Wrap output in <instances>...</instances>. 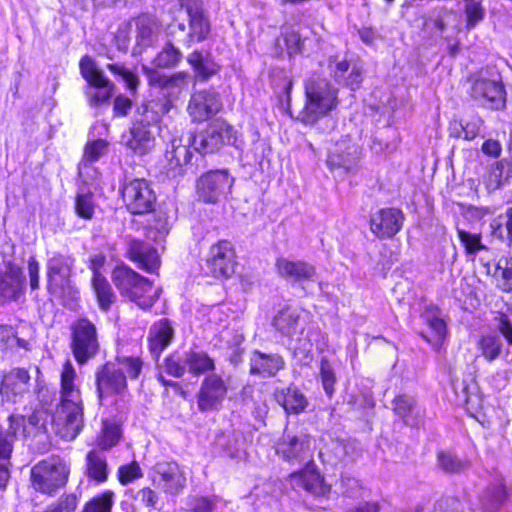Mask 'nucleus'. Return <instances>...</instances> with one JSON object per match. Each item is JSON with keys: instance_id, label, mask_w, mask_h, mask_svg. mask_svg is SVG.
<instances>
[{"instance_id": "f257e3e1", "label": "nucleus", "mask_w": 512, "mask_h": 512, "mask_svg": "<svg viewBox=\"0 0 512 512\" xmlns=\"http://www.w3.org/2000/svg\"><path fill=\"white\" fill-rule=\"evenodd\" d=\"M75 378V369L67 360L61 372V402L55 424L59 436L69 441L77 437L84 425L83 401Z\"/></svg>"}, {"instance_id": "f03ea898", "label": "nucleus", "mask_w": 512, "mask_h": 512, "mask_svg": "<svg viewBox=\"0 0 512 512\" xmlns=\"http://www.w3.org/2000/svg\"><path fill=\"white\" fill-rule=\"evenodd\" d=\"M306 104L302 112V122L316 123L320 116L334 110L338 105V90L325 78L312 76L305 82Z\"/></svg>"}, {"instance_id": "7ed1b4c3", "label": "nucleus", "mask_w": 512, "mask_h": 512, "mask_svg": "<svg viewBox=\"0 0 512 512\" xmlns=\"http://www.w3.org/2000/svg\"><path fill=\"white\" fill-rule=\"evenodd\" d=\"M470 97L480 106L492 110L506 107V90L499 73L485 69L470 76Z\"/></svg>"}, {"instance_id": "20e7f679", "label": "nucleus", "mask_w": 512, "mask_h": 512, "mask_svg": "<svg viewBox=\"0 0 512 512\" xmlns=\"http://www.w3.org/2000/svg\"><path fill=\"white\" fill-rule=\"evenodd\" d=\"M69 476L66 463L60 458H48L35 464L30 470L32 487L43 494L53 495L63 487Z\"/></svg>"}, {"instance_id": "39448f33", "label": "nucleus", "mask_w": 512, "mask_h": 512, "mask_svg": "<svg viewBox=\"0 0 512 512\" xmlns=\"http://www.w3.org/2000/svg\"><path fill=\"white\" fill-rule=\"evenodd\" d=\"M235 128L223 120H215L194 135L189 141L191 146L201 154L213 153L226 145L238 147Z\"/></svg>"}, {"instance_id": "423d86ee", "label": "nucleus", "mask_w": 512, "mask_h": 512, "mask_svg": "<svg viewBox=\"0 0 512 512\" xmlns=\"http://www.w3.org/2000/svg\"><path fill=\"white\" fill-rule=\"evenodd\" d=\"M80 71L89 84L86 91L89 105L91 107L108 105L113 94L114 84L104 75L94 60L87 55L80 60Z\"/></svg>"}, {"instance_id": "0eeeda50", "label": "nucleus", "mask_w": 512, "mask_h": 512, "mask_svg": "<svg viewBox=\"0 0 512 512\" xmlns=\"http://www.w3.org/2000/svg\"><path fill=\"white\" fill-rule=\"evenodd\" d=\"M121 195L129 212L136 215L150 213L156 204V193L151 182L143 178H135L125 182Z\"/></svg>"}, {"instance_id": "6e6552de", "label": "nucleus", "mask_w": 512, "mask_h": 512, "mask_svg": "<svg viewBox=\"0 0 512 512\" xmlns=\"http://www.w3.org/2000/svg\"><path fill=\"white\" fill-rule=\"evenodd\" d=\"M71 350L80 364L93 358L99 350L97 329L86 318L75 321L71 326Z\"/></svg>"}, {"instance_id": "1a4fd4ad", "label": "nucleus", "mask_w": 512, "mask_h": 512, "mask_svg": "<svg viewBox=\"0 0 512 512\" xmlns=\"http://www.w3.org/2000/svg\"><path fill=\"white\" fill-rule=\"evenodd\" d=\"M75 258L70 254L54 252L47 261V278L49 291L55 296H62L72 290L71 276Z\"/></svg>"}, {"instance_id": "9d476101", "label": "nucleus", "mask_w": 512, "mask_h": 512, "mask_svg": "<svg viewBox=\"0 0 512 512\" xmlns=\"http://www.w3.org/2000/svg\"><path fill=\"white\" fill-rule=\"evenodd\" d=\"M234 184L227 169L211 170L197 180L196 192L200 200L205 203L215 204L231 191Z\"/></svg>"}, {"instance_id": "9b49d317", "label": "nucleus", "mask_w": 512, "mask_h": 512, "mask_svg": "<svg viewBox=\"0 0 512 512\" xmlns=\"http://www.w3.org/2000/svg\"><path fill=\"white\" fill-rule=\"evenodd\" d=\"M311 442L308 434L285 431L276 444V453L290 464H307L313 461Z\"/></svg>"}, {"instance_id": "f8f14e48", "label": "nucleus", "mask_w": 512, "mask_h": 512, "mask_svg": "<svg viewBox=\"0 0 512 512\" xmlns=\"http://www.w3.org/2000/svg\"><path fill=\"white\" fill-rule=\"evenodd\" d=\"M151 87L158 89L165 98L164 102H172L180 96L182 91L188 86L189 74L185 71H179L172 74H166L155 68H143Z\"/></svg>"}, {"instance_id": "ddd939ff", "label": "nucleus", "mask_w": 512, "mask_h": 512, "mask_svg": "<svg viewBox=\"0 0 512 512\" xmlns=\"http://www.w3.org/2000/svg\"><path fill=\"white\" fill-rule=\"evenodd\" d=\"M228 393V383L222 376L211 373L201 382L196 394L197 407L201 412L219 410Z\"/></svg>"}, {"instance_id": "4468645a", "label": "nucleus", "mask_w": 512, "mask_h": 512, "mask_svg": "<svg viewBox=\"0 0 512 512\" xmlns=\"http://www.w3.org/2000/svg\"><path fill=\"white\" fill-rule=\"evenodd\" d=\"M152 482L157 489L175 496L186 487V475L177 462L161 461L154 466Z\"/></svg>"}, {"instance_id": "2eb2a0df", "label": "nucleus", "mask_w": 512, "mask_h": 512, "mask_svg": "<svg viewBox=\"0 0 512 512\" xmlns=\"http://www.w3.org/2000/svg\"><path fill=\"white\" fill-rule=\"evenodd\" d=\"M207 273L215 278H229L235 272V252L230 242L213 244L206 257Z\"/></svg>"}, {"instance_id": "dca6fc26", "label": "nucleus", "mask_w": 512, "mask_h": 512, "mask_svg": "<svg viewBox=\"0 0 512 512\" xmlns=\"http://www.w3.org/2000/svg\"><path fill=\"white\" fill-rule=\"evenodd\" d=\"M96 390L100 403L112 395L124 396L127 392V381L124 371L115 364L106 363L97 369Z\"/></svg>"}, {"instance_id": "f3484780", "label": "nucleus", "mask_w": 512, "mask_h": 512, "mask_svg": "<svg viewBox=\"0 0 512 512\" xmlns=\"http://www.w3.org/2000/svg\"><path fill=\"white\" fill-rule=\"evenodd\" d=\"M26 419L21 415L9 417V428L0 427V488H4L10 479V457L13 442L20 427L24 426Z\"/></svg>"}, {"instance_id": "a211bd4d", "label": "nucleus", "mask_w": 512, "mask_h": 512, "mask_svg": "<svg viewBox=\"0 0 512 512\" xmlns=\"http://www.w3.org/2000/svg\"><path fill=\"white\" fill-rule=\"evenodd\" d=\"M24 290L25 276L22 268L12 261L0 264V297L4 301H16Z\"/></svg>"}, {"instance_id": "6ab92c4d", "label": "nucleus", "mask_w": 512, "mask_h": 512, "mask_svg": "<svg viewBox=\"0 0 512 512\" xmlns=\"http://www.w3.org/2000/svg\"><path fill=\"white\" fill-rule=\"evenodd\" d=\"M0 376V394L7 401L17 402L18 398L29 392L31 376L26 368L15 367L2 371Z\"/></svg>"}, {"instance_id": "aec40b11", "label": "nucleus", "mask_w": 512, "mask_h": 512, "mask_svg": "<svg viewBox=\"0 0 512 512\" xmlns=\"http://www.w3.org/2000/svg\"><path fill=\"white\" fill-rule=\"evenodd\" d=\"M404 214L396 208H384L370 218V230L380 239L394 237L402 228Z\"/></svg>"}, {"instance_id": "412c9836", "label": "nucleus", "mask_w": 512, "mask_h": 512, "mask_svg": "<svg viewBox=\"0 0 512 512\" xmlns=\"http://www.w3.org/2000/svg\"><path fill=\"white\" fill-rule=\"evenodd\" d=\"M222 107L219 95L210 90L194 93L188 104V112L194 122H203L217 114Z\"/></svg>"}, {"instance_id": "4be33fe9", "label": "nucleus", "mask_w": 512, "mask_h": 512, "mask_svg": "<svg viewBox=\"0 0 512 512\" xmlns=\"http://www.w3.org/2000/svg\"><path fill=\"white\" fill-rule=\"evenodd\" d=\"M189 17V31L186 32L184 23L172 24L169 26L171 35L176 36L178 32L184 34V38L180 40L183 45L190 48L195 43L203 42L210 33V22L205 13L193 14Z\"/></svg>"}, {"instance_id": "5701e85b", "label": "nucleus", "mask_w": 512, "mask_h": 512, "mask_svg": "<svg viewBox=\"0 0 512 512\" xmlns=\"http://www.w3.org/2000/svg\"><path fill=\"white\" fill-rule=\"evenodd\" d=\"M275 268L280 277L291 283L315 281L317 272L314 265L303 260L277 258Z\"/></svg>"}, {"instance_id": "b1692460", "label": "nucleus", "mask_w": 512, "mask_h": 512, "mask_svg": "<svg viewBox=\"0 0 512 512\" xmlns=\"http://www.w3.org/2000/svg\"><path fill=\"white\" fill-rule=\"evenodd\" d=\"M290 477L293 486L303 488L315 496H324L330 491L313 461H309L305 468L291 473Z\"/></svg>"}, {"instance_id": "393cba45", "label": "nucleus", "mask_w": 512, "mask_h": 512, "mask_svg": "<svg viewBox=\"0 0 512 512\" xmlns=\"http://www.w3.org/2000/svg\"><path fill=\"white\" fill-rule=\"evenodd\" d=\"M121 144L137 155H145L155 146V137L151 129L132 122L128 131L121 135Z\"/></svg>"}, {"instance_id": "a878e982", "label": "nucleus", "mask_w": 512, "mask_h": 512, "mask_svg": "<svg viewBox=\"0 0 512 512\" xmlns=\"http://www.w3.org/2000/svg\"><path fill=\"white\" fill-rule=\"evenodd\" d=\"M249 373L262 378L273 377L285 366V361L280 354L263 353L254 350L250 356Z\"/></svg>"}, {"instance_id": "bb28decb", "label": "nucleus", "mask_w": 512, "mask_h": 512, "mask_svg": "<svg viewBox=\"0 0 512 512\" xmlns=\"http://www.w3.org/2000/svg\"><path fill=\"white\" fill-rule=\"evenodd\" d=\"M127 255L147 272L153 273L160 266L157 250L146 242L130 239L127 243Z\"/></svg>"}, {"instance_id": "cd10ccee", "label": "nucleus", "mask_w": 512, "mask_h": 512, "mask_svg": "<svg viewBox=\"0 0 512 512\" xmlns=\"http://www.w3.org/2000/svg\"><path fill=\"white\" fill-rule=\"evenodd\" d=\"M394 413L402 419L405 425L418 427L424 422V409L418 405L416 399L408 394H401L394 398Z\"/></svg>"}, {"instance_id": "c85d7f7f", "label": "nucleus", "mask_w": 512, "mask_h": 512, "mask_svg": "<svg viewBox=\"0 0 512 512\" xmlns=\"http://www.w3.org/2000/svg\"><path fill=\"white\" fill-rule=\"evenodd\" d=\"M186 61L191 66L195 78L199 81H207L221 69V66L214 60L212 54L203 49H196L189 53Z\"/></svg>"}, {"instance_id": "c756f323", "label": "nucleus", "mask_w": 512, "mask_h": 512, "mask_svg": "<svg viewBox=\"0 0 512 512\" xmlns=\"http://www.w3.org/2000/svg\"><path fill=\"white\" fill-rule=\"evenodd\" d=\"M271 324L282 336L288 338H293L304 331L300 313L290 306L279 310L273 317Z\"/></svg>"}, {"instance_id": "7c9ffc66", "label": "nucleus", "mask_w": 512, "mask_h": 512, "mask_svg": "<svg viewBox=\"0 0 512 512\" xmlns=\"http://www.w3.org/2000/svg\"><path fill=\"white\" fill-rule=\"evenodd\" d=\"M169 109V102L152 100L142 103L136 108L132 122L151 129V127L156 125L160 121L161 116L167 113Z\"/></svg>"}, {"instance_id": "2f4dec72", "label": "nucleus", "mask_w": 512, "mask_h": 512, "mask_svg": "<svg viewBox=\"0 0 512 512\" xmlns=\"http://www.w3.org/2000/svg\"><path fill=\"white\" fill-rule=\"evenodd\" d=\"M512 179V162L501 159L489 165L483 177L485 187L489 192L501 189Z\"/></svg>"}, {"instance_id": "473e14b6", "label": "nucleus", "mask_w": 512, "mask_h": 512, "mask_svg": "<svg viewBox=\"0 0 512 512\" xmlns=\"http://www.w3.org/2000/svg\"><path fill=\"white\" fill-rule=\"evenodd\" d=\"M84 473L90 481L98 484L107 481L109 466L107 457L102 450L93 449L87 453Z\"/></svg>"}, {"instance_id": "72a5a7b5", "label": "nucleus", "mask_w": 512, "mask_h": 512, "mask_svg": "<svg viewBox=\"0 0 512 512\" xmlns=\"http://www.w3.org/2000/svg\"><path fill=\"white\" fill-rule=\"evenodd\" d=\"M173 338V329L167 319L154 324L149 333V347L153 355L160 353L169 345Z\"/></svg>"}, {"instance_id": "f704fd0d", "label": "nucleus", "mask_w": 512, "mask_h": 512, "mask_svg": "<svg viewBox=\"0 0 512 512\" xmlns=\"http://www.w3.org/2000/svg\"><path fill=\"white\" fill-rule=\"evenodd\" d=\"M213 450L221 456L232 459L239 458V434L234 430L217 433L213 442Z\"/></svg>"}, {"instance_id": "c9c22d12", "label": "nucleus", "mask_w": 512, "mask_h": 512, "mask_svg": "<svg viewBox=\"0 0 512 512\" xmlns=\"http://www.w3.org/2000/svg\"><path fill=\"white\" fill-rule=\"evenodd\" d=\"M183 360L188 371L196 376L215 370L214 360L206 352L201 350H189L184 352Z\"/></svg>"}, {"instance_id": "e433bc0d", "label": "nucleus", "mask_w": 512, "mask_h": 512, "mask_svg": "<svg viewBox=\"0 0 512 512\" xmlns=\"http://www.w3.org/2000/svg\"><path fill=\"white\" fill-rule=\"evenodd\" d=\"M142 276L127 266H117L112 273V281L122 296L128 297Z\"/></svg>"}, {"instance_id": "4c0bfd02", "label": "nucleus", "mask_w": 512, "mask_h": 512, "mask_svg": "<svg viewBox=\"0 0 512 512\" xmlns=\"http://www.w3.org/2000/svg\"><path fill=\"white\" fill-rule=\"evenodd\" d=\"M277 402L287 413L298 414L306 408V397L296 388L289 387L276 393Z\"/></svg>"}, {"instance_id": "58836bf2", "label": "nucleus", "mask_w": 512, "mask_h": 512, "mask_svg": "<svg viewBox=\"0 0 512 512\" xmlns=\"http://www.w3.org/2000/svg\"><path fill=\"white\" fill-rule=\"evenodd\" d=\"M357 160V147H334L330 149L327 164L331 168L351 170Z\"/></svg>"}, {"instance_id": "ea45409f", "label": "nucleus", "mask_w": 512, "mask_h": 512, "mask_svg": "<svg viewBox=\"0 0 512 512\" xmlns=\"http://www.w3.org/2000/svg\"><path fill=\"white\" fill-rule=\"evenodd\" d=\"M139 281L135 290L127 298L136 303L140 308L148 309L158 299L161 289L152 292V283L147 278L141 277Z\"/></svg>"}, {"instance_id": "a19ab883", "label": "nucleus", "mask_w": 512, "mask_h": 512, "mask_svg": "<svg viewBox=\"0 0 512 512\" xmlns=\"http://www.w3.org/2000/svg\"><path fill=\"white\" fill-rule=\"evenodd\" d=\"M424 322L431 332V337L426 332H421V336L435 348H439L446 334V323L439 316L432 312H425L422 315Z\"/></svg>"}, {"instance_id": "79ce46f5", "label": "nucleus", "mask_w": 512, "mask_h": 512, "mask_svg": "<svg viewBox=\"0 0 512 512\" xmlns=\"http://www.w3.org/2000/svg\"><path fill=\"white\" fill-rule=\"evenodd\" d=\"M92 287L99 307L104 311L109 310L116 300V295L108 280L103 275H96V277H92Z\"/></svg>"}, {"instance_id": "37998d69", "label": "nucleus", "mask_w": 512, "mask_h": 512, "mask_svg": "<svg viewBox=\"0 0 512 512\" xmlns=\"http://www.w3.org/2000/svg\"><path fill=\"white\" fill-rule=\"evenodd\" d=\"M159 32L157 22L150 17H141L137 21V44L141 47H148L156 40Z\"/></svg>"}, {"instance_id": "c03bdc74", "label": "nucleus", "mask_w": 512, "mask_h": 512, "mask_svg": "<svg viewBox=\"0 0 512 512\" xmlns=\"http://www.w3.org/2000/svg\"><path fill=\"white\" fill-rule=\"evenodd\" d=\"M505 487L501 484L488 487L480 497L481 506L484 512H496L506 499Z\"/></svg>"}, {"instance_id": "a18cd8bd", "label": "nucleus", "mask_w": 512, "mask_h": 512, "mask_svg": "<svg viewBox=\"0 0 512 512\" xmlns=\"http://www.w3.org/2000/svg\"><path fill=\"white\" fill-rule=\"evenodd\" d=\"M502 346L501 338L496 334L482 335L477 342L481 356L488 362L496 360L501 355Z\"/></svg>"}, {"instance_id": "49530a36", "label": "nucleus", "mask_w": 512, "mask_h": 512, "mask_svg": "<svg viewBox=\"0 0 512 512\" xmlns=\"http://www.w3.org/2000/svg\"><path fill=\"white\" fill-rule=\"evenodd\" d=\"M182 57V52L174 44L166 42L154 57L153 64L159 68H173L180 63Z\"/></svg>"}, {"instance_id": "de8ad7c7", "label": "nucleus", "mask_w": 512, "mask_h": 512, "mask_svg": "<svg viewBox=\"0 0 512 512\" xmlns=\"http://www.w3.org/2000/svg\"><path fill=\"white\" fill-rule=\"evenodd\" d=\"M437 461L439 467L446 473H460L468 466L467 461L451 451H440L437 454Z\"/></svg>"}, {"instance_id": "09e8293b", "label": "nucleus", "mask_w": 512, "mask_h": 512, "mask_svg": "<svg viewBox=\"0 0 512 512\" xmlns=\"http://www.w3.org/2000/svg\"><path fill=\"white\" fill-rule=\"evenodd\" d=\"M108 142L103 139H97L88 142L84 148V154L80 166L92 164L98 161L102 156L107 153ZM81 169V167H79Z\"/></svg>"}, {"instance_id": "8fccbe9b", "label": "nucleus", "mask_w": 512, "mask_h": 512, "mask_svg": "<svg viewBox=\"0 0 512 512\" xmlns=\"http://www.w3.org/2000/svg\"><path fill=\"white\" fill-rule=\"evenodd\" d=\"M159 369V372H165L166 374L175 378L182 377L187 369V366L183 360V354H171L167 356Z\"/></svg>"}, {"instance_id": "3c124183", "label": "nucleus", "mask_w": 512, "mask_h": 512, "mask_svg": "<svg viewBox=\"0 0 512 512\" xmlns=\"http://www.w3.org/2000/svg\"><path fill=\"white\" fill-rule=\"evenodd\" d=\"M120 436L121 430L119 425L109 421H104L102 433L98 438V445L102 449H109L118 442Z\"/></svg>"}, {"instance_id": "603ef678", "label": "nucleus", "mask_w": 512, "mask_h": 512, "mask_svg": "<svg viewBox=\"0 0 512 512\" xmlns=\"http://www.w3.org/2000/svg\"><path fill=\"white\" fill-rule=\"evenodd\" d=\"M320 379L326 395L332 397L335 391L336 374L333 366L325 357H322L320 361Z\"/></svg>"}, {"instance_id": "864d4df0", "label": "nucleus", "mask_w": 512, "mask_h": 512, "mask_svg": "<svg viewBox=\"0 0 512 512\" xmlns=\"http://www.w3.org/2000/svg\"><path fill=\"white\" fill-rule=\"evenodd\" d=\"M94 210L93 194L91 192L78 193L75 199L76 214L85 220H90L94 215Z\"/></svg>"}, {"instance_id": "5fc2aeb1", "label": "nucleus", "mask_w": 512, "mask_h": 512, "mask_svg": "<svg viewBox=\"0 0 512 512\" xmlns=\"http://www.w3.org/2000/svg\"><path fill=\"white\" fill-rule=\"evenodd\" d=\"M113 497L114 493L110 490H106L89 501L85 505L83 512H111Z\"/></svg>"}, {"instance_id": "6e6d98bb", "label": "nucleus", "mask_w": 512, "mask_h": 512, "mask_svg": "<svg viewBox=\"0 0 512 512\" xmlns=\"http://www.w3.org/2000/svg\"><path fill=\"white\" fill-rule=\"evenodd\" d=\"M340 490L344 496L352 499L362 497L363 488L360 481L348 473L341 475Z\"/></svg>"}, {"instance_id": "4d7b16f0", "label": "nucleus", "mask_w": 512, "mask_h": 512, "mask_svg": "<svg viewBox=\"0 0 512 512\" xmlns=\"http://www.w3.org/2000/svg\"><path fill=\"white\" fill-rule=\"evenodd\" d=\"M457 234L468 254H476L478 251L485 249V246L481 243L480 234L469 233L460 228H457Z\"/></svg>"}, {"instance_id": "13d9d810", "label": "nucleus", "mask_w": 512, "mask_h": 512, "mask_svg": "<svg viewBox=\"0 0 512 512\" xmlns=\"http://www.w3.org/2000/svg\"><path fill=\"white\" fill-rule=\"evenodd\" d=\"M107 69L114 75L120 76L126 83L128 89L132 91L137 89L139 84L138 77L132 71L128 70L123 64H108Z\"/></svg>"}, {"instance_id": "bf43d9fd", "label": "nucleus", "mask_w": 512, "mask_h": 512, "mask_svg": "<svg viewBox=\"0 0 512 512\" xmlns=\"http://www.w3.org/2000/svg\"><path fill=\"white\" fill-rule=\"evenodd\" d=\"M119 368L126 371L131 379H136L141 373L143 363L139 357L122 356L117 357Z\"/></svg>"}, {"instance_id": "052dcab7", "label": "nucleus", "mask_w": 512, "mask_h": 512, "mask_svg": "<svg viewBox=\"0 0 512 512\" xmlns=\"http://www.w3.org/2000/svg\"><path fill=\"white\" fill-rule=\"evenodd\" d=\"M173 150L168 152V159L171 166H182L190 162L192 153L186 145L172 144Z\"/></svg>"}, {"instance_id": "680f3d73", "label": "nucleus", "mask_w": 512, "mask_h": 512, "mask_svg": "<svg viewBox=\"0 0 512 512\" xmlns=\"http://www.w3.org/2000/svg\"><path fill=\"white\" fill-rule=\"evenodd\" d=\"M465 13L467 16V27L473 28L484 17V10L480 2L476 0H465Z\"/></svg>"}, {"instance_id": "e2e57ef3", "label": "nucleus", "mask_w": 512, "mask_h": 512, "mask_svg": "<svg viewBox=\"0 0 512 512\" xmlns=\"http://www.w3.org/2000/svg\"><path fill=\"white\" fill-rule=\"evenodd\" d=\"M498 331L504 337L509 347L505 350L503 358L512 361V322L507 316H502L499 320Z\"/></svg>"}, {"instance_id": "0e129e2a", "label": "nucleus", "mask_w": 512, "mask_h": 512, "mask_svg": "<svg viewBox=\"0 0 512 512\" xmlns=\"http://www.w3.org/2000/svg\"><path fill=\"white\" fill-rule=\"evenodd\" d=\"M142 475L141 468L137 462L121 465L118 469V479L124 485L142 477Z\"/></svg>"}, {"instance_id": "69168bd1", "label": "nucleus", "mask_w": 512, "mask_h": 512, "mask_svg": "<svg viewBox=\"0 0 512 512\" xmlns=\"http://www.w3.org/2000/svg\"><path fill=\"white\" fill-rule=\"evenodd\" d=\"M483 123V120L478 116H474L465 122H460L463 138L465 140L475 139L478 136Z\"/></svg>"}, {"instance_id": "338daca9", "label": "nucleus", "mask_w": 512, "mask_h": 512, "mask_svg": "<svg viewBox=\"0 0 512 512\" xmlns=\"http://www.w3.org/2000/svg\"><path fill=\"white\" fill-rule=\"evenodd\" d=\"M191 512H212L215 502L209 497H193L189 502Z\"/></svg>"}, {"instance_id": "774afa93", "label": "nucleus", "mask_w": 512, "mask_h": 512, "mask_svg": "<svg viewBox=\"0 0 512 512\" xmlns=\"http://www.w3.org/2000/svg\"><path fill=\"white\" fill-rule=\"evenodd\" d=\"M498 287L504 292H512V258L506 260L505 266L502 268Z\"/></svg>"}]
</instances>
